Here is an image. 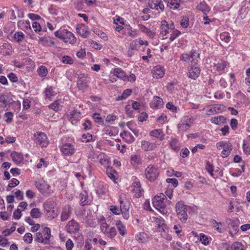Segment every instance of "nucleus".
Here are the masks:
<instances>
[{
    "instance_id": "nucleus-1",
    "label": "nucleus",
    "mask_w": 250,
    "mask_h": 250,
    "mask_svg": "<svg viewBox=\"0 0 250 250\" xmlns=\"http://www.w3.org/2000/svg\"><path fill=\"white\" fill-rule=\"evenodd\" d=\"M166 200L165 194L160 193L154 197L152 203L156 209L164 214L165 213V208Z\"/></svg>"
},
{
    "instance_id": "nucleus-2",
    "label": "nucleus",
    "mask_w": 250,
    "mask_h": 250,
    "mask_svg": "<svg viewBox=\"0 0 250 250\" xmlns=\"http://www.w3.org/2000/svg\"><path fill=\"white\" fill-rule=\"evenodd\" d=\"M159 172L158 168L152 165H149L145 169L146 178L150 181H155L158 177Z\"/></svg>"
},
{
    "instance_id": "nucleus-3",
    "label": "nucleus",
    "mask_w": 250,
    "mask_h": 250,
    "mask_svg": "<svg viewBox=\"0 0 250 250\" xmlns=\"http://www.w3.org/2000/svg\"><path fill=\"white\" fill-rule=\"evenodd\" d=\"M176 211L178 217L183 222H185L188 218L187 207L183 202H178L176 204Z\"/></svg>"
},
{
    "instance_id": "nucleus-4",
    "label": "nucleus",
    "mask_w": 250,
    "mask_h": 250,
    "mask_svg": "<svg viewBox=\"0 0 250 250\" xmlns=\"http://www.w3.org/2000/svg\"><path fill=\"white\" fill-rule=\"evenodd\" d=\"M35 186L39 191L44 196H48L52 193L50 186L42 179L36 181Z\"/></svg>"
},
{
    "instance_id": "nucleus-5",
    "label": "nucleus",
    "mask_w": 250,
    "mask_h": 250,
    "mask_svg": "<svg viewBox=\"0 0 250 250\" xmlns=\"http://www.w3.org/2000/svg\"><path fill=\"white\" fill-rule=\"evenodd\" d=\"M34 141L35 143L42 147H46L48 144L47 136L43 132H37L34 134Z\"/></svg>"
},
{
    "instance_id": "nucleus-6",
    "label": "nucleus",
    "mask_w": 250,
    "mask_h": 250,
    "mask_svg": "<svg viewBox=\"0 0 250 250\" xmlns=\"http://www.w3.org/2000/svg\"><path fill=\"white\" fill-rule=\"evenodd\" d=\"M201 69L198 65L195 62L191 63L188 73V78L195 80L198 77L200 74Z\"/></svg>"
},
{
    "instance_id": "nucleus-7",
    "label": "nucleus",
    "mask_w": 250,
    "mask_h": 250,
    "mask_svg": "<svg viewBox=\"0 0 250 250\" xmlns=\"http://www.w3.org/2000/svg\"><path fill=\"white\" fill-rule=\"evenodd\" d=\"M198 58H199V54L195 50H193L191 51L189 55L188 54H183L181 56L182 61L184 62L190 61L191 63L197 62Z\"/></svg>"
},
{
    "instance_id": "nucleus-8",
    "label": "nucleus",
    "mask_w": 250,
    "mask_h": 250,
    "mask_svg": "<svg viewBox=\"0 0 250 250\" xmlns=\"http://www.w3.org/2000/svg\"><path fill=\"white\" fill-rule=\"evenodd\" d=\"M114 23L115 24L114 27L116 28L117 31H120L121 30L125 29V30H129V26L125 24L124 20L119 16H116L114 20Z\"/></svg>"
},
{
    "instance_id": "nucleus-9",
    "label": "nucleus",
    "mask_w": 250,
    "mask_h": 250,
    "mask_svg": "<svg viewBox=\"0 0 250 250\" xmlns=\"http://www.w3.org/2000/svg\"><path fill=\"white\" fill-rule=\"evenodd\" d=\"M67 232L69 233H75L78 232L80 229L78 223L74 220L69 221L65 227Z\"/></svg>"
},
{
    "instance_id": "nucleus-10",
    "label": "nucleus",
    "mask_w": 250,
    "mask_h": 250,
    "mask_svg": "<svg viewBox=\"0 0 250 250\" xmlns=\"http://www.w3.org/2000/svg\"><path fill=\"white\" fill-rule=\"evenodd\" d=\"M158 145L155 143L150 142L146 140L141 142V148L145 151L153 150L158 147Z\"/></svg>"
},
{
    "instance_id": "nucleus-11",
    "label": "nucleus",
    "mask_w": 250,
    "mask_h": 250,
    "mask_svg": "<svg viewBox=\"0 0 250 250\" xmlns=\"http://www.w3.org/2000/svg\"><path fill=\"white\" fill-rule=\"evenodd\" d=\"M165 69L161 65L155 66L152 70L151 73L153 78L159 79L162 78L165 74Z\"/></svg>"
},
{
    "instance_id": "nucleus-12",
    "label": "nucleus",
    "mask_w": 250,
    "mask_h": 250,
    "mask_svg": "<svg viewBox=\"0 0 250 250\" xmlns=\"http://www.w3.org/2000/svg\"><path fill=\"white\" fill-rule=\"evenodd\" d=\"M149 6L152 9L156 10H161L163 12L164 10V5L161 0H149Z\"/></svg>"
},
{
    "instance_id": "nucleus-13",
    "label": "nucleus",
    "mask_w": 250,
    "mask_h": 250,
    "mask_svg": "<svg viewBox=\"0 0 250 250\" xmlns=\"http://www.w3.org/2000/svg\"><path fill=\"white\" fill-rule=\"evenodd\" d=\"M61 151L64 155L70 156L74 153L75 148L71 144H65L62 146Z\"/></svg>"
},
{
    "instance_id": "nucleus-14",
    "label": "nucleus",
    "mask_w": 250,
    "mask_h": 250,
    "mask_svg": "<svg viewBox=\"0 0 250 250\" xmlns=\"http://www.w3.org/2000/svg\"><path fill=\"white\" fill-rule=\"evenodd\" d=\"M148 42L147 41H144L140 39L134 40L130 43V46L133 48L135 50H138L141 48L143 45L146 47L148 45Z\"/></svg>"
},
{
    "instance_id": "nucleus-15",
    "label": "nucleus",
    "mask_w": 250,
    "mask_h": 250,
    "mask_svg": "<svg viewBox=\"0 0 250 250\" xmlns=\"http://www.w3.org/2000/svg\"><path fill=\"white\" fill-rule=\"evenodd\" d=\"M77 85L80 89H84L87 86V78L84 74H82L78 78Z\"/></svg>"
},
{
    "instance_id": "nucleus-16",
    "label": "nucleus",
    "mask_w": 250,
    "mask_h": 250,
    "mask_svg": "<svg viewBox=\"0 0 250 250\" xmlns=\"http://www.w3.org/2000/svg\"><path fill=\"white\" fill-rule=\"evenodd\" d=\"M132 191L136 197H140L143 194V190L141 188V184L139 182H135L133 184Z\"/></svg>"
},
{
    "instance_id": "nucleus-17",
    "label": "nucleus",
    "mask_w": 250,
    "mask_h": 250,
    "mask_svg": "<svg viewBox=\"0 0 250 250\" xmlns=\"http://www.w3.org/2000/svg\"><path fill=\"white\" fill-rule=\"evenodd\" d=\"M113 76L117 77L118 78L124 81H126L127 79V76L121 68H117L114 69Z\"/></svg>"
},
{
    "instance_id": "nucleus-18",
    "label": "nucleus",
    "mask_w": 250,
    "mask_h": 250,
    "mask_svg": "<svg viewBox=\"0 0 250 250\" xmlns=\"http://www.w3.org/2000/svg\"><path fill=\"white\" fill-rule=\"evenodd\" d=\"M197 9L199 11L202 12L204 14L207 15L208 13L210 8L209 6L207 4L206 2L202 0H201L196 6Z\"/></svg>"
},
{
    "instance_id": "nucleus-19",
    "label": "nucleus",
    "mask_w": 250,
    "mask_h": 250,
    "mask_svg": "<svg viewBox=\"0 0 250 250\" xmlns=\"http://www.w3.org/2000/svg\"><path fill=\"white\" fill-rule=\"evenodd\" d=\"M149 135L151 137H155L161 141H162L165 138V135L162 129H157L152 130L149 133Z\"/></svg>"
},
{
    "instance_id": "nucleus-20",
    "label": "nucleus",
    "mask_w": 250,
    "mask_h": 250,
    "mask_svg": "<svg viewBox=\"0 0 250 250\" xmlns=\"http://www.w3.org/2000/svg\"><path fill=\"white\" fill-rule=\"evenodd\" d=\"M162 99L159 97H154L153 101L150 103V106L153 108H159L163 105Z\"/></svg>"
},
{
    "instance_id": "nucleus-21",
    "label": "nucleus",
    "mask_w": 250,
    "mask_h": 250,
    "mask_svg": "<svg viewBox=\"0 0 250 250\" xmlns=\"http://www.w3.org/2000/svg\"><path fill=\"white\" fill-rule=\"evenodd\" d=\"M71 213V208L70 206H65L62 210L61 214V220L64 221L70 216Z\"/></svg>"
},
{
    "instance_id": "nucleus-22",
    "label": "nucleus",
    "mask_w": 250,
    "mask_h": 250,
    "mask_svg": "<svg viewBox=\"0 0 250 250\" xmlns=\"http://www.w3.org/2000/svg\"><path fill=\"white\" fill-rule=\"evenodd\" d=\"M131 164L134 167H137L142 163V160L140 156L136 155H131L130 157Z\"/></svg>"
},
{
    "instance_id": "nucleus-23",
    "label": "nucleus",
    "mask_w": 250,
    "mask_h": 250,
    "mask_svg": "<svg viewBox=\"0 0 250 250\" xmlns=\"http://www.w3.org/2000/svg\"><path fill=\"white\" fill-rule=\"evenodd\" d=\"M63 102L61 100H57L53 103L49 105L50 108L52 109L55 111L59 110L60 107L63 106Z\"/></svg>"
},
{
    "instance_id": "nucleus-24",
    "label": "nucleus",
    "mask_w": 250,
    "mask_h": 250,
    "mask_svg": "<svg viewBox=\"0 0 250 250\" xmlns=\"http://www.w3.org/2000/svg\"><path fill=\"white\" fill-rule=\"evenodd\" d=\"M11 156L12 157V160L16 164L21 163L23 160V157L22 155L15 151L12 152L11 153Z\"/></svg>"
},
{
    "instance_id": "nucleus-25",
    "label": "nucleus",
    "mask_w": 250,
    "mask_h": 250,
    "mask_svg": "<svg viewBox=\"0 0 250 250\" xmlns=\"http://www.w3.org/2000/svg\"><path fill=\"white\" fill-rule=\"evenodd\" d=\"M44 93L46 98L50 100H51L52 97L55 96L57 94L52 86L47 87L44 91Z\"/></svg>"
},
{
    "instance_id": "nucleus-26",
    "label": "nucleus",
    "mask_w": 250,
    "mask_h": 250,
    "mask_svg": "<svg viewBox=\"0 0 250 250\" xmlns=\"http://www.w3.org/2000/svg\"><path fill=\"white\" fill-rule=\"evenodd\" d=\"M66 34L64 42H69L71 44H74L76 42V38L72 33V32H65Z\"/></svg>"
},
{
    "instance_id": "nucleus-27",
    "label": "nucleus",
    "mask_w": 250,
    "mask_h": 250,
    "mask_svg": "<svg viewBox=\"0 0 250 250\" xmlns=\"http://www.w3.org/2000/svg\"><path fill=\"white\" fill-rule=\"evenodd\" d=\"M226 144L227 145L223 148V150L222 151V156L223 158L227 157L228 156H229L232 150L231 144L230 143Z\"/></svg>"
},
{
    "instance_id": "nucleus-28",
    "label": "nucleus",
    "mask_w": 250,
    "mask_h": 250,
    "mask_svg": "<svg viewBox=\"0 0 250 250\" xmlns=\"http://www.w3.org/2000/svg\"><path fill=\"white\" fill-rule=\"evenodd\" d=\"M43 238L44 239L47 244L49 243V239L51 236V230L49 228L45 227L42 231Z\"/></svg>"
},
{
    "instance_id": "nucleus-29",
    "label": "nucleus",
    "mask_w": 250,
    "mask_h": 250,
    "mask_svg": "<svg viewBox=\"0 0 250 250\" xmlns=\"http://www.w3.org/2000/svg\"><path fill=\"white\" fill-rule=\"evenodd\" d=\"M19 27L23 31L27 30L28 29H31L30 22L28 21H20L18 22Z\"/></svg>"
},
{
    "instance_id": "nucleus-30",
    "label": "nucleus",
    "mask_w": 250,
    "mask_h": 250,
    "mask_svg": "<svg viewBox=\"0 0 250 250\" xmlns=\"http://www.w3.org/2000/svg\"><path fill=\"white\" fill-rule=\"evenodd\" d=\"M161 28L162 31H168V30H174V26L172 23L169 25L166 21H163L162 22Z\"/></svg>"
},
{
    "instance_id": "nucleus-31",
    "label": "nucleus",
    "mask_w": 250,
    "mask_h": 250,
    "mask_svg": "<svg viewBox=\"0 0 250 250\" xmlns=\"http://www.w3.org/2000/svg\"><path fill=\"white\" fill-rule=\"evenodd\" d=\"M212 224L214 225L215 229L220 233H223L225 231L222 224L221 222H217L216 220L213 219L211 221Z\"/></svg>"
},
{
    "instance_id": "nucleus-32",
    "label": "nucleus",
    "mask_w": 250,
    "mask_h": 250,
    "mask_svg": "<svg viewBox=\"0 0 250 250\" xmlns=\"http://www.w3.org/2000/svg\"><path fill=\"white\" fill-rule=\"evenodd\" d=\"M81 117V112L77 110H74L70 112V118L72 122L73 121H77Z\"/></svg>"
},
{
    "instance_id": "nucleus-33",
    "label": "nucleus",
    "mask_w": 250,
    "mask_h": 250,
    "mask_svg": "<svg viewBox=\"0 0 250 250\" xmlns=\"http://www.w3.org/2000/svg\"><path fill=\"white\" fill-rule=\"evenodd\" d=\"M120 208L122 211H129V203L127 201H124L120 198Z\"/></svg>"
},
{
    "instance_id": "nucleus-34",
    "label": "nucleus",
    "mask_w": 250,
    "mask_h": 250,
    "mask_svg": "<svg viewBox=\"0 0 250 250\" xmlns=\"http://www.w3.org/2000/svg\"><path fill=\"white\" fill-rule=\"evenodd\" d=\"M167 6L170 9L176 10L180 6V3L178 0H170L167 1Z\"/></svg>"
},
{
    "instance_id": "nucleus-35",
    "label": "nucleus",
    "mask_w": 250,
    "mask_h": 250,
    "mask_svg": "<svg viewBox=\"0 0 250 250\" xmlns=\"http://www.w3.org/2000/svg\"><path fill=\"white\" fill-rule=\"evenodd\" d=\"M39 75L42 77H45L48 73L47 68L45 66H41L37 70Z\"/></svg>"
},
{
    "instance_id": "nucleus-36",
    "label": "nucleus",
    "mask_w": 250,
    "mask_h": 250,
    "mask_svg": "<svg viewBox=\"0 0 250 250\" xmlns=\"http://www.w3.org/2000/svg\"><path fill=\"white\" fill-rule=\"evenodd\" d=\"M116 225L117 226V228L120 234L122 236H124L125 233V226L122 224L120 221H117L116 222Z\"/></svg>"
},
{
    "instance_id": "nucleus-37",
    "label": "nucleus",
    "mask_w": 250,
    "mask_h": 250,
    "mask_svg": "<svg viewBox=\"0 0 250 250\" xmlns=\"http://www.w3.org/2000/svg\"><path fill=\"white\" fill-rule=\"evenodd\" d=\"M132 92V91L130 89H127L125 90L124 92L122 93V95L119 96L117 98V101L122 100L123 99H126L128 96H129Z\"/></svg>"
},
{
    "instance_id": "nucleus-38",
    "label": "nucleus",
    "mask_w": 250,
    "mask_h": 250,
    "mask_svg": "<svg viewBox=\"0 0 250 250\" xmlns=\"http://www.w3.org/2000/svg\"><path fill=\"white\" fill-rule=\"evenodd\" d=\"M20 184V182L18 180L15 178L12 179L9 184H8V187L6 188V190L9 191L10 190V188H14L18 186Z\"/></svg>"
},
{
    "instance_id": "nucleus-39",
    "label": "nucleus",
    "mask_w": 250,
    "mask_h": 250,
    "mask_svg": "<svg viewBox=\"0 0 250 250\" xmlns=\"http://www.w3.org/2000/svg\"><path fill=\"white\" fill-rule=\"evenodd\" d=\"M231 250H244V246L239 242H234L231 246Z\"/></svg>"
},
{
    "instance_id": "nucleus-40",
    "label": "nucleus",
    "mask_w": 250,
    "mask_h": 250,
    "mask_svg": "<svg viewBox=\"0 0 250 250\" xmlns=\"http://www.w3.org/2000/svg\"><path fill=\"white\" fill-rule=\"evenodd\" d=\"M116 234L117 231L116 229L114 227H111L109 229H108L105 235L108 237L112 238L116 236Z\"/></svg>"
},
{
    "instance_id": "nucleus-41",
    "label": "nucleus",
    "mask_w": 250,
    "mask_h": 250,
    "mask_svg": "<svg viewBox=\"0 0 250 250\" xmlns=\"http://www.w3.org/2000/svg\"><path fill=\"white\" fill-rule=\"evenodd\" d=\"M31 215L32 217L38 218L41 217L42 213L38 208H34L31 211Z\"/></svg>"
},
{
    "instance_id": "nucleus-42",
    "label": "nucleus",
    "mask_w": 250,
    "mask_h": 250,
    "mask_svg": "<svg viewBox=\"0 0 250 250\" xmlns=\"http://www.w3.org/2000/svg\"><path fill=\"white\" fill-rule=\"evenodd\" d=\"M35 240L37 242L39 243H42L44 244H47V242H45L44 239L43 238L42 232H39L36 233Z\"/></svg>"
},
{
    "instance_id": "nucleus-43",
    "label": "nucleus",
    "mask_w": 250,
    "mask_h": 250,
    "mask_svg": "<svg viewBox=\"0 0 250 250\" xmlns=\"http://www.w3.org/2000/svg\"><path fill=\"white\" fill-rule=\"evenodd\" d=\"M180 122L182 123L191 126L193 122L192 117L189 116H185L182 119Z\"/></svg>"
},
{
    "instance_id": "nucleus-44",
    "label": "nucleus",
    "mask_w": 250,
    "mask_h": 250,
    "mask_svg": "<svg viewBox=\"0 0 250 250\" xmlns=\"http://www.w3.org/2000/svg\"><path fill=\"white\" fill-rule=\"evenodd\" d=\"M135 238L140 242H144L146 240V234L144 232H140L136 236Z\"/></svg>"
},
{
    "instance_id": "nucleus-45",
    "label": "nucleus",
    "mask_w": 250,
    "mask_h": 250,
    "mask_svg": "<svg viewBox=\"0 0 250 250\" xmlns=\"http://www.w3.org/2000/svg\"><path fill=\"white\" fill-rule=\"evenodd\" d=\"M190 127V125L182 123L181 122H180V123L178 125V130L179 131H181L182 132H183L188 130Z\"/></svg>"
},
{
    "instance_id": "nucleus-46",
    "label": "nucleus",
    "mask_w": 250,
    "mask_h": 250,
    "mask_svg": "<svg viewBox=\"0 0 250 250\" xmlns=\"http://www.w3.org/2000/svg\"><path fill=\"white\" fill-rule=\"evenodd\" d=\"M225 120V118L222 116H220L218 117H214L211 119L212 123L217 125L223 123Z\"/></svg>"
},
{
    "instance_id": "nucleus-47",
    "label": "nucleus",
    "mask_w": 250,
    "mask_h": 250,
    "mask_svg": "<svg viewBox=\"0 0 250 250\" xmlns=\"http://www.w3.org/2000/svg\"><path fill=\"white\" fill-rule=\"evenodd\" d=\"M13 37L14 41L20 42L23 40L24 35L22 32H16Z\"/></svg>"
},
{
    "instance_id": "nucleus-48",
    "label": "nucleus",
    "mask_w": 250,
    "mask_h": 250,
    "mask_svg": "<svg viewBox=\"0 0 250 250\" xmlns=\"http://www.w3.org/2000/svg\"><path fill=\"white\" fill-rule=\"evenodd\" d=\"M170 146L172 149L174 150H178L179 149V146L178 141L176 139H173L170 142Z\"/></svg>"
},
{
    "instance_id": "nucleus-49",
    "label": "nucleus",
    "mask_w": 250,
    "mask_h": 250,
    "mask_svg": "<svg viewBox=\"0 0 250 250\" xmlns=\"http://www.w3.org/2000/svg\"><path fill=\"white\" fill-rule=\"evenodd\" d=\"M220 38L222 41L228 42L230 41V37L228 32H222L220 34Z\"/></svg>"
},
{
    "instance_id": "nucleus-50",
    "label": "nucleus",
    "mask_w": 250,
    "mask_h": 250,
    "mask_svg": "<svg viewBox=\"0 0 250 250\" xmlns=\"http://www.w3.org/2000/svg\"><path fill=\"white\" fill-rule=\"evenodd\" d=\"M62 63L65 64H71L73 63L72 59L68 56H64L62 58Z\"/></svg>"
},
{
    "instance_id": "nucleus-51",
    "label": "nucleus",
    "mask_w": 250,
    "mask_h": 250,
    "mask_svg": "<svg viewBox=\"0 0 250 250\" xmlns=\"http://www.w3.org/2000/svg\"><path fill=\"white\" fill-rule=\"evenodd\" d=\"M113 169L111 167H108L106 168V174L113 181H115V176L112 173Z\"/></svg>"
},
{
    "instance_id": "nucleus-52",
    "label": "nucleus",
    "mask_w": 250,
    "mask_h": 250,
    "mask_svg": "<svg viewBox=\"0 0 250 250\" xmlns=\"http://www.w3.org/2000/svg\"><path fill=\"white\" fill-rule=\"evenodd\" d=\"M227 66V62L221 61L220 62H218L216 64V69L218 71H222L225 69Z\"/></svg>"
},
{
    "instance_id": "nucleus-53",
    "label": "nucleus",
    "mask_w": 250,
    "mask_h": 250,
    "mask_svg": "<svg viewBox=\"0 0 250 250\" xmlns=\"http://www.w3.org/2000/svg\"><path fill=\"white\" fill-rule=\"evenodd\" d=\"M110 210L114 214L119 215L121 212V208H119L116 206H111L110 208Z\"/></svg>"
},
{
    "instance_id": "nucleus-54",
    "label": "nucleus",
    "mask_w": 250,
    "mask_h": 250,
    "mask_svg": "<svg viewBox=\"0 0 250 250\" xmlns=\"http://www.w3.org/2000/svg\"><path fill=\"white\" fill-rule=\"evenodd\" d=\"M23 239L25 242L28 244L31 243L33 240L32 234L29 232L26 233L23 237Z\"/></svg>"
},
{
    "instance_id": "nucleus-55",
    "label": "nucleus",
    "mask_w": 250,
    "mask_h": 250,
    "mask_svg": "<svg viewBox=\"0 0 250 250\" xmlns=\"http://www.w3.org/2000/svg\"><path fill=\"white\" fill-rule=\"evenodd\" d=\"M4 117L6 118L5 122L7 123H10L12 120L13 114L11 112H6L4 114Z\"/></svg>"
},
{
    "instance_id": "nucleus-56",
    "label": "nucleus",
    "mask_w": 250,
    "mask_h": 250,
    "mask_svg": "<svg viewBox=\"0 0 250 250\" xmlns=\"http://www.w3.org/2000/svg\"><path fill=\"white\" fill-rule=\"evenodd\" d=\"M200 239L202 244H203L205 245H206L207 244H208V238L207 236L204 235V234L202 233L200 235Z\"/></svg>"
},
{
    "instance_id": "nucleus-57",
    "label": "nucleus",
    "mask_w": 250,
    "mask_h": 250,
    "mask_svg": "<svg viewBox=\"0 0 250 250\" xmlns=\"http://www.w3.org/2000/svg\"><path fill=\"white\" fill-rule=\"evenodd\" d=\"M180 25L183 28H186L188 25V18L184 17L180 21Z\"/></svg>"
},
{
    "instance_id": "nucleus-58",
    "label": "nucleus",
    "mask_w": 250,
    "mask_h": 250,
    "mask_svg": "<svg viewBox=\"0 0 250 250\" xmlns=\"http://www.w3.org/2000/svg\"><path fill=\"white\" fill-rule=\"evenodd\" d=\"M206 168L207 170L208 171V172L210 174V175L211 176H213V167H212V165H211V164L209 162H208L207 163L206 166Z\"/></svg>"
},
{
    "instance_id": "nucleus-59",
    "label": "nucleus",
    "mask_w": 250,
    "mask_h": 250,
    "mask_svg": "<svg viewBox=\"0 0 250 250\" xmlns=\"http://www.w3.org/2000/svg\"><path fill=\"white\" fill-rule=\"evenodd\" d=\"M39 41L44 46L49 45L50 44L52 43L51 42L48 41L46 38L43 37L40 38Z\"/></svg>"
},
{
    "instance_id": "nucleus-60",
    "label": "nucleus",
    "mask_w": 250,
    "mask_h": 250,
    "mask_svg": "<svg viewBox=\"0 0 250 250\" xmlns=\"http://www.w3.org/2000/svg\"><path fill=\"white\" fill-rule=\"evenodd\" d=\"M166 107L172 112H176L177 111V107L171 102L167 103L166 104Z\"/></svg>"
},
{
    "instance_id": "nucleus-61",
    "label": "nucleus",
    "mask_w": 250,
    "mask_h": 250,
    "mask_svg": "<svg viewBox=\"0 0 250 250\" xmlns=\"http://www.w3.org/2000/svg\"><path fill=\"white\" fill-rule=\"evenodd\" d=\"M0 102L6 106L9 103L7 100V96L5 95H0Z\"/></svg>"
},
{
    "instance_id": "nucleus-62",
    "label": "nucleus",
    "mask_w": 250,
    "mask_h": 250,
    "mask_svg": "<svg viewBox=\"0 0 250 250\" xmlns=\"http://www.w3.org/2000/svg\"><path fill=\"white\" fill-rule=\"evenodd\" d=\"M214 112L215 113H217L221 112L223 110V106L221 104H216L212 105Z\"/></svg>"
},
{
    "instance_id": "nucleus-63",
    "label": "nucleus",
    "mask_w": 250,
    "mask_h": 250,
    "mask_svg": "<svg viewBox=\"0 0 250 250\" xmlns=\"http://www.w3.org/2000/svg\"><path fill=\"white\" fill-rule=\"evenodd\" d=\"M8 77L12 83H15L18 81V78L15 74L14 73H10L8 75Z\"/></svg>"
},
{
    "instance_id": "nucleus-64",
    "label": "nucleus",
    "mask_w": 250,
    "mask_h": 250,
    "mask_svg": "<svg viewBox=\"0 0 250 250\" xmlns=\"http://www.w3.org/2000/svg\"><path fill=\"white\" fill-rule=\"evenodd\" d=\"M15 196L20 200H22L23 198V194L21 191L19 189H17L16 191L14 192Z\"/></svg>"
}]
</instances>
